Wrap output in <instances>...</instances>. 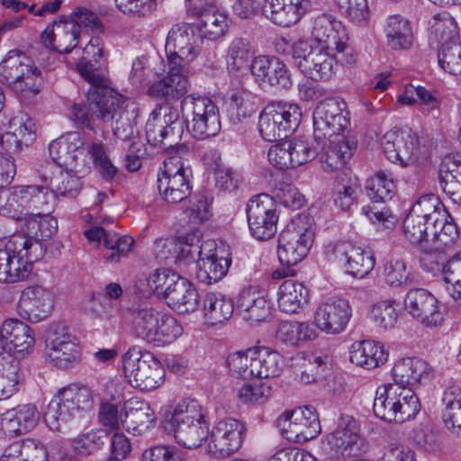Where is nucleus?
<instances>
[{"label":"nucleus","mask_w":461,"mask_h":461,"mask_svg":"<svg viewBox=\"0 0 461 461\" xmlns=\"http://www.w3.org/2000/svg\"><path fill=\"white\" fill-rule=\"evenodd\" d=\"M149 411V404L137 398L118 403L104 402L99 407L98 422L106 431L117 430L124 426L128 417L133 419L136 423L150 422L152 419Z\"/></svg>","instance_id":"f8f14e48"},{"label":"nucleus","mask_w":461,"mask_h":461,"mask_svg":"<svg viewBox=\"0 0 461 461\" xmlns=\"http://www.w3.org/2000/svg\"><path fill=\"white\" fill-rule=\"evenodd\" d=\"M381 146L384 156L393 163L408 167L417 161L420 142L410 128L393 127L387 131L381 139Z\"/></svg>","instance_id":"ddd939ff"},{"label":"nucleus","mask_w":461,"mask_h":461,"mask_svg":"<svg viewBox=\"0 0 461 461\" xmlns=\"http://www.w3.org/2000/svg\"><path fill=\"white\" fill-rule=\"evenodd\" d=\"M180 112L171 104H157L146 122V137L154 146L167 147L178 143L184 133Z\"/></svg>","instance_id":"1a4fd4ad"},{"label":"nucleus","mask_w":461,"mask_h":461,"mask_svg":"<svg viewBox=\"0 0 461 461\" xmlns=\"http://www.w3.org/2000/svg\"><path fill=\"white\" fill-rule=\"evenodd\" d=\"M79 38L75 25L69 23L65 16L49 24L41 33V41L45 47L64 54L77 46Z\"/></svg>","instance_id":"c85d7f7f"},{"label":"nucleus","mask_w":461,"mask_h":461,"mask_svg":"<svg viewBox=\"0 0 461 461\" xmlns=\"http://www.w3.org/2000/svg\"><path fill=\"white\" fill-rule=\"evenodd\" d=\"M345 104L334 97L319 100V131L323 136L328 133L343 132L348 124L346 115L343 114Z\"/></svg>","instance_id":"473e14b6"},{"label":"nucleus","mask_w":461,"mask_h":461,"mask_svg":"<svg viewBox=\"0 0 461 461\" xmlns=\"http://www.w3.org/2000/svg\"><path fill=\"white\" fill-rule=\"evenodd\" d=\"M375 264V260L371 253L351 244L343 267L347 274L362 278L374 268Z\"/></svg>","instance_id":"5fc2aeb1"},{"label":"nucleus","mask_w":461,"mask_h":461,"mask_svg":"<svg viewBox=\"0 0 461 461\" xmlns=\"http://www.w3.org/2000/svg\"><path fill=\"white\" fill-rule=\"evenodd\" d=\"M439 182L443 192L456 203L461 204V164L450 157L440 165Z\"/></svg>","instance_id":"de8ad7c7"},{"label":"nucleus","mask_w":461,"mask_h":461,"mask_svg":"<svg viewBox=\"0 0 461 461\" xmlns=\"http://www.w3.org/2000/svg\"><path fill=\"white\" fill-rule=\"evenodd\" d=\"M291 55L295 66L307 77L313 78L317 74V53L305 40H299L291 46Z\"/></svg>","instance_id":"603ef678"},{"label":"nucleus","mask_w":461,"mask_h":461,"mask_svg":"<svg viewBox=\"0 0 461 461\" xmlns=\"http://www.w3.org/2000/svg\"><path fill=\"white\" fill-rule=\"evenodd\" d=\"M14 131H7L0 136V146L10 152L20 151L23 146H29L35 138L34 123L32 119L25 121L14 120L11 127H15Z\"/></svg>","instance_id":"ea45409f"},{"label":"nucleus","mask_w":461,"mask_h":461,"mask_svg":"<svg viewBox=\"0 0 461 461\" xmlns=\"http://www.w3.org/2000/svg\"><path fill=\"white\" fill-rule=\"evenodd\" d=\"M226 363L232 376L241 379L256 377L255 369L252 367L255 363L254 348H249L246 352L237 351L230 354Z\"/></svg>","instance_id":"bf43d9fd"},{"label":"nucleus","mask_w":461,"mask_h":461,"mask_svg":"<svg viewBox=\"0 0 461 461\" xmlns=\"http://www.w3.org/2000/svg\"><path fill=\"white\" fill-rule=\"evenodd\" d=\"M23 375L20 363L13 359L0 368V401L9 399L18 392Z\"/></svg>","instance_id":"4d7b16f0"},{"label":"nucleus","mask_w":461,"mask_h":461,"mask_svg":"<svg viewBox=\"0 0 461 461\" xmlns=\"http://www.w3.org/2000/svg\"><path fill=\"white\" fill-rule=\"evenodd\" d=\"M30 59L21 50L8 51L0 63V83L9 88L22 74L20 71Z\"/></svg>","instance_id":"052dcab7"},{"label":"nucleus","mask_w":461,"mask_h":461,"mask_svg":"<svg viewBox=\"0 0 461 461\" xmlns=\"http://www.w3.org/2000/svg\"><path fill=\"white\" fill-rule=\"evenodd\" d=\"M387 45L395 50H408L413 42V32L409 20L399 14L390 15L384 26Z\"/></svg>","instance_id":"4c0bfd02"},{"label":"nucleus","mask_w":461,"mask_h":461,"mask_svg":"<svg viewBox=\"0 0 461 461\" xmlns=\"http://www.w3.org/2000/svg\"><path fill=\"white\" fill-rule=\"evenodd\" d=\"M205 419V413L201 404L194 399H183L178 402L165 419L166 430L180 425L193 423Z\"/></svg>","instance_id":"37998d69"},{"label":"nucleus","mask_w":461,"mask_h":461,"mask_svg":"<svg viewBox=\"0 0 461 461\" xmlns=\"http://www.w3.org/2000/svg\"><path fill=\"white\" fill-rule=\"evenodd\" d=\"M40 176L43 182L48 183L50 188L58 197L74 198L81 191L82 184L80 178L63 171L58 166L47 164L42 167Z\"/></svg>","instance_id":"2f4dec72"},{"label":"nucleus","mask_w":461,"mask_h":461,"mask_svg":"<svg viewBox=\"0 0 461 461\" xmlns=\"http://www.w3.org/2000/svg\"><path fill=\"white\" fill-rule=\"evenodd\" d=\"M237 305L243 318L251 323L265 321L271 316V303L265 291L256 285H249L240 291Z\"/></svg>","instance_id":"bb28decb"},{"label":"nucleus","mask_w":461,"mask_h":461,"mask_svg":"<svg viewBox=\"0 0 461 461\" xmlns=\"http://www.w3.org/2000/svg\"><path fill=\"white\" fill-rule=\"evenodd\" d=\"M254 48L251 41L245 37L233 39L226 53L227 68L230 73H237L249 68L254 57Z\"/></svg>","instance_id":"a18cd8bd"},{"label":"nucleus","mask_w":461,"mask_h":461,"mask_svg":"<svg viewBox=\"0 0 461 461\" xmlns=\"http://www.w3.org/2000/svg\"><path fill=\"white\" fill-rule=\"evenodd\" d=\"M446 407L442 414L445 425L452 433L461 436V389L448 387L443 396Z\"/></svg>","instance_id":"8fccbe9b"},{"label":"nucleus","mask_w":461,"mask_h":461,"mask_svg":"<svg viewBox=\"0 0 461 461\" xmlns=\"http://www.w3.org/2000/svg\"><path fill=\"white\" fill-rule=\"evenodd\" d=\"M266 113L271 114L291 135L298 127L302 115L300 107L295 104L276 101L265 106Z\"/></svg>","instance_id":"3c124183"},{"label":"nucleus","mask_w":461,"mask_h":461,"mask_svg":"<svg viewBox=\"0 0 461 461\" xmlns=\"http://www.w3.org/2000/svg\"><path fill=\"white\" fill-rule=\"evenodd\" d=\"M322 451L330 458L339 459L358 456L366 452L368 445L358 434L357 420L342 414L336 430L322 440Z\"/></svg>","instance_id":"6e6552de"},{"label":"nucleus","mask_w":461,"mask_h":461,"mask_svg":"<svg viewBox=\"0 0 461 461\" xmlns=\"http://www.w3.org/2000/svg\"><path fill=\"white\" fill-rule=\"evenodd\" d=\"M22 240L7 241L5 248L0 249V282L14 283L23 278L25 272L23 268L22 262L16 258L15 249H20Z\"/></svg>","instance_id":"c03bdc74"},{"label":"nucleus","mask_w":461,"mask_h":461,"mask_svg":"<svg viewBox=\"0 0 461 461\" xmlns=\"http://www.w3.org/2000/svg\"><path fill=\"white\" fill-rule=\"evenodd\" d=\"M431 373L432 369L426 361L417 357L402 358L393 367L392 375L394 381L393 384L411 388L423 380H429Z\"/></svg>","instance_id":"c756f323"},{"label":"nucleus","mask_w":461,"mask_h":461,"mask_svg":"<svg viewBox=\"0 0 461 461\" xmlns=\"http://www.w3.org/2000/svg\"><path fill=\"white\" fill-rule=\"evenodd\" d=\"M349 302L342 297L332 296L319 304V330L330 335L341 333L351 318Z\"/></svg>","instance_id":"5701e85b"},{"label":"nucleus","mask_w":461,"mask_h":461,"mask_svg":"<svg viewBox=\"0 0 461 461\" xmlns=\"http://www.w3.org/2000/svg\"><path fill=\"white\" fill-rule=\"evenodd\" d=\"M20 73L22 75L14 80L10 89L24 99L38 95L44 85L41 69L29 59Z\"/></svg>","instance_id":"a19ab883"},{"label":"nucleus","mask_w":461,"mask_h":461,"mask_svg":"<svg viewBox=\"0 0 461 461\" xmlns=\"http://www.w3.org/2000/svg\"><path fill=\"white\" fill-rule=\"evenodd\" d=\"M246 430V426L239 420L226 418L220 420L208 437V454L212 457L221 458L237 452L241 447Z\"/></svg>","instance_id":"4468645a"},{"label":"nucleus","mask_w":461,"mask_h":461,"mask_svg":"<svg viewBox=\"0 0 461 461\" xmlns=\"http://www.w3.org/2000/svg\"><path fill=\"white\" fill-rule=\"evenodd\" d=\"M319 163L325 171H334L342 167L351 158L357 148L354 141L347 140L343 132L328 133L319 141Z\"/></svg>","instance_id":"aec40b11"},{"label":"nucleus","mask_w":461,"mask_h":461,"mask_svg":"<svg viewBox=\"0 0 461 461\" xmlns=\"http://www.w3.org/2000/svg\"><path fill=\"white\" fill-rule=\"evenodd\" d=\"M254 351L255 363L252 367L255 369L256 377H276L282 373L284 358L277 351L265 347H256Z\"/></svg>","instance_id":"49530a36"},{"label":"nucleus","mask_w":461,"mask_h":461,"mask_svg":"<svg viewBox=\"0 0 461 461\" xmlns=\"http://www.w3.org/2000/svg\"><path fill=\"white\" fill-rule=\"evenodd\" d=\"M174 433L177 443L186 448H195L202 445L209 437V422L206 419L193 423L180 425L168 429Z\"/></svg>","instance_id":"09e8293b"},{"label":"nucleus","mask_w":461,"mask_h":461,"mask_svg":"<svg viewBox=\"0 0 461 461\" xmlns=\"http://www.w3.org/2000/svg\"><path fill=\"white\" fill-rule=\"evenodd\" d=\"M181 113L187 131L194 138L204 140L221 130L218 107L209 98L189 95L181 101Z\"/></svg>","instance_id":"423d86ee"},{"label":"nucleus","mask_w":461,"mask_h":461,"mask_svg":"<svg viewBox=\"0 0 461 461\" xmlns=\"http://www.w3.org/2000/svg\"><path fill=\"white\" fill-rule=\"evenodd\" d=\"M359 185L350 172L343 171L337 175L333 187L334 203L342 211H349L357 204Z\"/></svg>","instance_id":"79ce46f5"},{"label":"nucleus","mask_w":461,"mask_h":461,"mask_svg":"<svg viewBox=\"0 0 461 461\" xmlns=\"http://www.w3.org/2000/svg\"><path fill=\"white\" fill-rule=\"evenodd\" d=\"M348 35L341 22L331 14L319 16V51L338 55L343 66H351L357 60L354 49L348 43Z\"/></svg>","instance_id":"9b49d317"},{"label":"nucleus","mask_w":461,"mask_h":461,"mask_svg":"<svg viewBox=\"0 0 461 461\" xmlns=\"http://www.w3.org/2000/svg\"><path fill=\"white\" fill-rule=\"evenodd\" d=\"M403 234L411 244L418 246L428 258L434 253H444L458 238L456 223L443 227L441 232L411 212L408 213L403 221Z\"/></svg>","instance_id":"39448f33"},{"label":"nucleus","mask_w":461,"mask_h":461,"mask_svg":"<svg viewBox=\"0 0 461 461\" xmlns=\"http://www.w3.org/2000/svg\"><path fill=\"white\" fill-rule=\"evenodd\" d=\"M438 61L444 71L461 76V41L442 44L438 50Z\"/></svg>","instance_id":"338daca9"},{"label":"nucleus","mask_w":461,"mask_h":461,"mask_svg":"<svg viewBox=\"0 0 461 461\" xmlns=\"http://www.w3.org/2000/svg\"><path fill=\"white\" fill-rule=\"evenodd\" d=\"M366 191L373 202L384 203L393 198L395 193V185L390 175L379 171L366 181Z\"/></svg>","instance_id":"13d9d810"},{"label":"nucleus","mask_w":461,"mask_h":461,"mask_svg":"<svg viewBox=\"0 0 461 461\" xmlns=\"http://www.w3.org/2000/svg\"><path fill=\"white\" fill-rule=\"evenodd\" d=\"M446 290L461 305V254L451 258L442 268Z\"/></svg>","instance_id":"0e129e2a"},{"label":"nucleus","mask_w":461,"mask_h":461,"mask_svg":"<svg viewBox=\"0 0 461 461\" xmlns=\"http://www.w3.org/2000/svg\"><path fill=\"white\" fill-rule=\"evenodd\" d=\"M53 305V295L48 289L32 285L23 290L16 309L22 319L39 322L47 318Z\"/></svg>","instance_id":"412c9836"},{"label":"nucleus","mask_w":461,"mask_h":461,"mask_svg":"<svg viewBox=\"0 0 461 461\" xmlns=\"http://www.w3.org/2000/svg\"><path fill=\"white\" fill-rule=\"evenodd\" d=\"M189 82L185 75V66L171 65L167 76L154 82L148 89L151 97L164 98L165 104L183 97L188 91Z\"/></svg>","instance_id":"cd10ccee"},{"label":"nucleus","mask_w":461,"mask_h":461,"mask_svg":"<svg viewBox=\"0 0 461 461\" xmlns=\"http://www.w3.org/2000/svg\"><path fill=\"white\" fill-rule=\"evenodd\" d=\"M399 317L397 303L394 300H383L375 303L371 308L373 321L384 330L393 329Z\"/></svg>","instance_id":"69168bd1"},{"label":"nucleus","mask_w":461,"mask_h":461,"mask_svg":"<svg viewBox=\"0 0 461 461\" xmlns=\"http://www.w3.org/2000/svg\"><path fill=\"white\" fill-rule=\"evenodd\" d=\"M125 377L135 388L150 391L164 381L165 370L161 363L150 353H141L136 348H129L122 356Z\"/></svg>","instance_id":"0eeeda50"},{"label":"nucleus","mask_w":461,"mask_h":461,"mask_svg":"<svg viewBox=\"0 0 461 461\" xmlns=\"http://www.w3.org/2000/svg\"><path fill=\"white\" fill-rule=\"evenodd\" d=\"M233 311V301L221 294L207 293L203 298V316L210 325H217L229 320Z\"/></svg>","instance_id":"58836bf2"},{"label":"nucleus","mask_w":461,"mask_h":461,"mask_svg":"<svg viewBox=\"0 0 461 461\" xmlns=\"http://www.w3.org/2000/svg\"><path fill=\"white\" fill-rule=\"evenodd\" d=\"M251 235L258 240H267L276 233L278 215L273 198L266 194L249 199L246 208Z\"/></svg>","instance_id":"2eb2a0df"},{"label":"nucleus","mask_w":461,"mask_h":461,"mask_svg":"<svg viewBox=\"0 0 461 461\" xmlns=\"http://www.w3.org/2000/svg\"><path fill=\"white\" fill-rule=\"evenodd\" d=\"M404 307L412 318L425 327H437L444 321L439 302L428 290H409L404 298Z\"/></svg>","instance_id":"a211bd4d"},{"label":"nucleus","mask_w":461,"mask_h":461,"mask_svg":"<svg viewBox=\"0 0 461 461\" xmlns=\"http://www.w3.org/2000/svg\"><path fill=\"white\" fill-rule=\"evenodd\" d=\"M87 101L90 103L91 114L97 120L107 122L113 121L123 111L126 98L109 86L88 90Z\"/></svg>","instance_id":"b1692460"},{"label":"nucleus","mask_w":461,"mask_h":461,"mask_svg":"<svg viewBox=\"0 0 461 461\" xmlns=\"http://www.w3.org/2000/svg\"><path fill=\"white\" fill-rule=\"evenodd\" d=\"M387 352L384 345L373 340H362L351 345L350 362L367 370L376 368L387 360Z\"/></svg>","instance_id":"f704fd0d"},{"label":"nucleus","mask_w":461,"mask_h":461,"mask_svg":"<svg viewBox=\"0 0 461 461\" xmlns=\"http://www.w3.org/2000/svg\"><path fill=\"white\" fill-rule=\"evenodd\" d=\"M94 399L86 386L69 385L59 391L47 406L44 420L53 431H62L68 423L81 411L93 409Z\"/></svg>","instance_id":"7ed1b4c3"},{"label":"nucleus","mask_w":461,"mask_h":461,"mask_svg":"<svg viewBox=\"0 0 461 461\" xmlns=\"http://www.w3.org/2000/svg\"><path fill=\"white\" fill-rule=\"evenodd\" d=\"M384 276L385 283L392 287L408 286L414 281L406 263L400 258H393L384 264Z\"/></svg>","instance_id":"774afa93"},{"label":"nucleus","mask_w":461,"mask_h":461,"mask_svg":"<svg viewBox=\"0 0 461 461\" xmlns=\"http://www.w3.org/2000/svg\"><path fill=\"white\" fill-rule=\"evenodd\" d=\"M40 419L39 411L32 404L20 405L7 411L1 417V428L8 434H23L35 428Z\"/></svg>","instance_id":"72a5a7b5"},{"label":"nucleus","mask_w":461,"mask_h":461,"mask_svg":"<svg viewBox=\"0 0 461 461\" xmlns=\"http://www.w3.org/2000/svg\"><path fill=\"white\" fill-rule=\"evenodd\" d=\"M198 254L195 275L200 283L211 285L226 276L231 258L223 246L216 247L213 241H206Z\"/></svg>","instance_id":"f3484780"},{"label":"nucleus","mask_w":461,"mask_h":461,"mask_svg":"<svg viewBox=\"0 0 461 461\" xmlns=\"http://www.w3.org/2000/svg\"><path fill=\"white\" fill-rule=\"evenodd\" d=\"M312 8L310 0H265L264 15L275 24L290 27Z\"/></svg>","instance_id":"393cba45"},{"label":"nucleus","mask_w":461,"mask_h":461,"mask_svg":"<svg viewBox=\"0 0 461 461\" xmlns=\"http://www.w3.org/2000/svg\"><path fill=\"white\" fill-rule=\"evenodd\" d=\"M320 386L330 396L339 395L344 391V383L335 372L333 358L326 354L319 357Z\"/></svg>","instance_id":"6e6d98bb"},{"label":"nucleus","mask_w":461,"mask_h":461,"mask_svg":"<svg viewBox=\"0 0 461 461\" xmlns=\"http://www.w3.org/2000/svg\"><path fill=\"white\" fill-rule=\"evenodd\" d=\"M4 348L17 354H30L35 345L34 331L17 319L5 320L0 329Z\"/></svg>","instance_id":"a878e982"},{"label":"nucleus","mask_w":461,"mask_h":461,"mask_svg":"<svg viewBox=\"0 0 461 461\" xmlns=\"http://www.w3.org/2000/svg\"><path fill=\"white\" fill-rule=\"evenodd\" d=\"M200 20L197 23V29L200 32V38L204 37L209 40H216L221 37L227 27L228 18L223 13L218 12L216 7L203 14L197 15Z\"/></svg>","instance_id":"864d4df0"},{"label":"nucleus","mask_w":461,"mask_h":461,"mask_svg":"<svg viewBox=\"0 0 461 461\" xmlns=\"http://www.w3.org/2000/svg\"><path fill=\"white\" fill-rule=\"evenodd\" d=\"M373 410L383 420L403 423L419 413L420 403L411 388L385 384L376 390Z\"/></svg>","instance_id":"f257e3e1"},{"label":"nucleus","mask_w":461,"mask_h":461,"mask_svg":"<svg viewBox=\"0 0 461 461\" xmlns=\"http://www.w3.org/2000/svg\"><path fill=\"white\" fill-rule=\"evenodd\" d=\"M192 170L177 158H169L163 163L157 176V185L162 199L176 203L191 194Z\"/></svg>","instance_id":"9d476101"},{"label":"nucleus","mask_w":461,"mask_h":461,"mask_svg":"<svg viewBox=\"0 0 461 461\" xmlns=\"http://www.w3.org/2000/svg\"><path fill=\"white\" fill-rule=\"evenodd\" d=\"M200 41V36L189 24H175L168 32L165 45L168 66H185L193 61L199 52Z\"/></svg>","instance_id":"dca6fc26"},{"label":"nucleus","mask_w":461,"mask_h":461,"mask_svg":"<svg viewBox=\"0 0 461 461\" xmlns=\"http://www.w3.org/2000/svg\"><path fill=\"white\" fill-rule=\"evenodd\" d=\"M198 293L185 277L180 276L163 298L173 310L180 312H194L198 306Z\"/></svg>","instance_id":"c9c22d12"},{"label":"nucleus","mask_w":461,"mask_h":461,"mask_svg":"<svg viewBox=\"0 0 461 461\" xmlns=\"http://www.w3.org/2000/svg\"><path fill=\"white\" fill-rule=\"evenodd\" d=\"M249 70L258 86H269L287 90L292 86L291 73L286 65L277 57L258 55L249 66Z\"/></svg>","instance_id":"6ab92c4d"},{"label":"nucleus","mask_w":461,"mask_h":461,"mask_svg":"<svg viewBox=\"0 0 461 461\" xmlns=\"http://www.w3.org/2000/svg\"><path fill=\"white\" fill-rule=\"evenodd\" d=\"M131 329L136 337L156 346L169 344L182 334L173 316L147 306L131 310Z\"/></svg>","instance_id":"f03ea898"},{"label":"nucleus","mask_w":461,"mask_h":461,"mask_svg":"<svg viewBox=\"0 0 461 461\" xmlns=\"http://www.w3.org/2000/svg\"><path fill=\"white\" fill-rule=\"evenodd\" d=\"M45 351L50 360L63 369L72 366L80 357L79 347L60 326L51 328L48 331Z\"/></svg>","instance_id":"4be33fe9"},{"label":"nucleus","mask_w":461,"mask_h":461,"mask_svg":"<svg viewBox=\"0 0 461 461\" xmlns=\"http://www.w3.org/2000/svg\"><path fill=\"white\" fill-rule=\"evenodd\" d=\"M14 450L18 452L15 461H48L45 447L35 439L14 441L5 449L4 453L14 452Z\"/></svg>","instance_id":"680f3d73"},{"label":"nucleus","mask_w":461,"mask_h":461,"mask_svg":"<svg viewBox=\"0 0 461 461\" xmlns=\"http://www.w3.org/2000/svg\"><path fill=\"white\" fill-rule=\"evenodd\" d=\"M317 225L310 211L300 213L296 227L283 230L278 237L277 257L283 266L292 267L301 262L312 247Z\"/></svg>","instance_id":"20e7f679"},{"label":"nucleus","mask_w":461,"mask_h":461,"mask_svg":"<svg viewBox=\"0 0 461 461\" xmlns=\"http://www.w3.org/2000/svg\"><path fill=\"white\" fill-rule=\"evenodd\" d=\"M11 241L22 240L21 249H15L16 258L22 262L24 272L26 271V264H32L40 260L46 253L45 245L36 238H29L23 234H16L12 236Z\"/></svg>","instance_id":"e2e57ef3"},{"label":"nucleus","mask_w":461,"mask_h":461,"mask_svg":"<svg viewBox=\"0 0 461 461\" xmlns=\"http://www.w3.org/2000/svg\"><path fill=\"white\" fill-rule=\"evenodd\" d=\"M308 289L293 279L285 280L278 288L277 304L285 313H294L308 303Z\"/></svg>","instance_id":"e433bc0d"},{"label":"nucleus","mask_w":461,"mask_h":461,"mask_svg":"<svg viewBox=\"0 0 461 461\" xmlns=\"http://www.w3.org/2000/svg\"><path fill=\"white\" fill-rule=\"evenodd\" d=\"M410 212L427 221L433 229L443 232V227L455 223L439 198L433 194L421 196L411 207Z\"/></svg>","instance_id":"7c9ffc66"}]
</instances>
